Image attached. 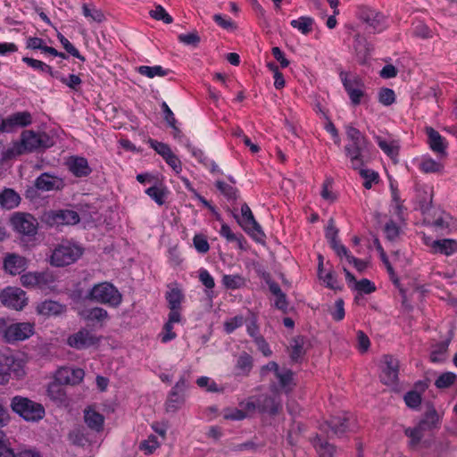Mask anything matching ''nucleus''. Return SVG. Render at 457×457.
Listing matches in <instances>:
<instances>
[{"label":"nucleus","instance_id":"de8ad7c7","mask_svg":"<svg viewBox=\"0 0 457 457\" xmlns=\"http://www.w3.org/2000/svg\"><path fill=\"white\" fill-rule=\"evenodd\" d=\"M82 12L85 17L90 18L92 21L98 23L104 20V14L103 12L95 8V6L90 7L88 4H84L82 5Z\"/></svg>","mask_w":457,"mask_h":457},{"label":"nucleus","instance_id":"e2e57ef3","mask_svg":"<svg viewBox=\"0 0 457 457\" xmlns=\"http://www.w3.org/2000/svg\"><path fill=\"white\" fill-rule=\"evenodd\" d=\"M147 195H149L155 203L159 205L164 204L165 191L164 189L156 186L150 187L145 190Z\"/></svg>","mask_w":457,"mask_h":457},{"label":"nucleus","instance_id":"13d9d810","mask_svg":"<svg viewBox=\"0 0 457 457\" xmlns=\"http://www.w3.org/2000/svg\"><path fill=\"white\" fill-rule=\"evenodd\" d=\"M377 143L381 150L391 158L396 157L399 154L398 146L386 142L380 137H377Z\"/></svg>","mask_w":457,"mask_h":457},{"label":"nucleus","instance_id":"a19ab883","mask_svg":"<svg viewBox=\"0 0 457 457\" xmlns=\"http://www.w3.org/2000/svg\"><path fill=\"white\" fill-rule=\"evenodd\" d=\"M55 281V277L49 270L37 271V288L46 289Z\"/></svg>","mask_w":457,"mask_h":457},{"label":"nucleus","instance_id":"f704fd0d","mask_svg":"<svg viewBox=\"0 0 457 457\" xmlns=\"http://www.w3.org/2000/svg\"><path fill=\"white\" fill-rule=\"evenodd\" d=\"M276 378L278 380L280 387L287 393H290L293 390V386H295V384H293L294 379V372L291 370H284L283 371H280L276 375Z\"/></svg>","mask_w":457,"mask_h":457},{"label":"nucleus","instance_id":"2f4dec72","mask_svg":"<svg viewBox=\"0 0 457 457\" xmlns=\"http://www.w3.org/2000/svg\"><path fill=\"white\" fill-rule=\"evenodd\" d=\"M47 395L58 403H64L67 401L66 392L63 385L55 380L49 384L47 387Z\"/></svg>","mask_w":457,"mask_h":457},{"label":"nucleus","instance_id":"a211bd4d","mask_svg":"<svg viewBox=\"0 0 457 457\" xmlns=\"http://www.w3.org/2000/svg\"><path fill=\"white\" fill-rule=\"evenodd\" d=\"M27 262V259L23 256L17 253H6L3 261V267L6 273L14 276L26 270Z\"/></svg>","mask_w":457,"mask_h":457},{"label":"nucleus","instance_id":"79ce46f5","mask_svg":"<svg viewBox=\"0 0 457 457\" xmlns=\"http://www.w3.org/2000/svg\"><path fill=\"white\" fill-rule=\"evenodd\" d=\"M137 71L147 78H154L155 76L164 77L169 73L168 70H164L162 66H139Z\"/></svg>","mask_w":457,"mask_h":457},{"label":"nucleus","instance_id":"f8f14e48","mask_svg":"<svg viewBox=\"0 0 457 457\" xmlns=\"http://www.w3.org/2000/svg\"><path fill=\"white\" fill-rule=\"evenodd\" d=\"M399 361L392 355L383 356V366L380 380L387 386H395L398 383Z\"/></svg>","mask_w":457,"mask_h":457},{"label":"nucleus","instance_id":"ea45409f","mask_svg":"<svg viewBox=\"0 0 457 457\" xmlns=\"http://www.w3.org/2000/svg\"><path fill=\"white\" fill-rule=\"evenodd\" d=\"M304 430L303 425L300 422H294L287 432V441L292 447L296 446L301 437L302 432Z\"/></svg>","mask_w":457,"mask_h":457},{"label":"nucleus","instance_id":"c9c22d12","mask_svg":"<svg viewBox=\"0 0 457 457\" xmlns=\"http://www.w3.org/2000/svg\"><path fill=\"white\" fill-rule=\"evenodd\" d=\"M314 23V20L309 16H301L297 20H293L290 22V25L298 29L302 34L308 35L312 31V25Z\"/></svg>","mask_w":457,"mask_h":457},{"label":"nucleus","instance_id":"37998d69","mask_svg":"<svg viewBox=\"0 0 457 457\" xmlns=\"http://www.w3.org/2000/svg\"><path fill=\"white\" fill-rule=\"evenodd\" d=\"M222 284L228 289H237L245 286V278L238 275H224L222 278Z\"/></svg>","mask_w":457,"mask_h":457},{"label":"nucleus","instance_id":"c756f323","mask_svg":"<svg viewBox=\"0 0 457 457\" xmlns=\"http://www.w3.org/2000/svg\"><path fill=\"white\" fill-rule=\"evenodd\" d=\"M80 316L88 322H103L109 319L107 311L102 307L86 309L80 312Z\"/></svg>","mask_w":457,"mask_h":457},{"label":"nucleus","instance_id":"774afa93","mask_svg":"<svg viewBox=\"0 0 457 457\" xmlns=\"http://www.w3.org/2000/svg\"><path fill=\"white\" fill-rule=\"evenodd\" d=\"M319 278L322 280L326 284V286L330 289H341L340 286L338 285L336 273L332 270H329L326 274H323V278Z\"/></svg>","mask_w":457,"mask_h":457},{"label":"nucleus","instance_id":"49530a36","mask_svg":"<svg viewBox=\"0 0 457 457\" xmlns=\"http://www.w3.org/2000/svg\"><path fill=\"white\" fill-rule=\"evenodd\" d=\"M339 76H340L341 81H342L343 86L346 92H347L348 87L351 88L364 87L362 80L358 76H353V78H349V73L345 72V71H341Z\"/></svg>","mask_w":457,"mask_h":457},{"label":"nucleus","instance_id":"3c124183","mask_svg":"<svg viewBox=\"0 0 457 457\" xmlns=\"http://www.w3.org/2000/svg\"><path fill=\"white\" fill-rule=\"evenodd\" d=\"M358 170H360V175L364 179L363 187L366 189H370L373 182H378V172L369 169H362V167Z\"/></svg>","mask_w":457,"mask_h":457},{"label":"nucleus","instance_id":"20e7f679","mask_svg":"<svg viewBox=\"0 0 457 457\" xmlns=\"http://www.w3.org/2000/svg\"><path fill=\"white\" fill-rule=\"evenodd\" d=\"M355 14L356 17L373 33L380 32L386 27V16L379 11L369 5H358Z\"/></svg>","mask_w":457,"mask_h":457},{"label":"nucleus","instance_id":"2eb2a0df","mask_svg":"<svg viewBox=\"0 0 457 457\" xmlns=\"http://www.w3.org/2000/svg\"><path fill=\"white\" fill-rule=\"evenodd\" d=\"M330 429L331 434L341 436L347 432L349 428V418L345 415L332 416L328 420L320 426V429L330 437L328 429Z\"/></svg>","mask_w":457,"mask_h":457},{"label":"nucleus","instance_id":"603ef678","mask_svg":"<svg viewBox=\"0 0 457 457\" xmlns=\"http://www.w3.org/2000/svg\"><path fill=\"white\" fill-rule=\"evenodd\" d=\"M22 61L33 69L39 70L43 72L49 73L51 76H54V71L51 66L46 64L45 62L39 60L33 59L30 57H23Z\"/></svg>","mask_w":457,"mask_h":457},{"label":"nucleus","instance_id":"72a5a7b5","mask_svg":"<svg viewBox=\"0 0 457 457\" xmlns=\"http://www.w3.org/2000/svg\"><path fill=\"white\" fill-rule=\"evenodd\" d=\"M426 431L417 424L414 428H407L404 429V435L410 438L409 446L412 449L416 448L425 436Z\"/></svg>","mask_w":457,"mask_h":457},{"label":"nucleus","instance_id":"680f3d73","mask_svg":"<svg viewBox=\"0 0 457 457\" xmlns=\"http://www.w3.org/2000/svg\"><path fill=\"white\" fill-rule=\"evenodd\" d=\"M420 168L425 173H435L442 170V165L435 160L428 158L420 162Z\"/></svg>","mask_w":457,"mask_h":457},{"label":"nucleus","instance_id":"5fc2aeb1","mask_svg":"<svg viewBox=\"0 0 457 457\" xmlns=\"http://www.w3.org/2000/svg\"><path fill=\"white\" fill-rule=\"evenodd\" d=\"M403 399L406 405L413 410H416L420 407L422 400L420 394L414 390L407 392Z\"/></svg>","mask_w":457,"mask_h":457},{"label":"nucleus","instance_id":"5701e85b","mask_svg":"<svg viewBox=\"0 0 457 457\" xmlns=\"http://www.w3.org/2000/svg\"><path fill=\"white\" fill-rule=\"evenodd\" d=\"M21 141L27 153H31L43 145L42 135L33 130H25L21 135Z\"/></svg>","mask_w":457,"mask_h":457},{"label":"nucleus","instance_id":"412c9836","mask_svg":"<svg viewBox=\"0 0 457 457\" xmlns=\"http://www.w3.org/2000/svg\"><path fill=\"white\" fill-rule=\"evenodd\" d=\"M441 418L437 411L430 403H427V411H425L422 419L419 421L418 425L423 428L426 432L432 431L433 429L440 427Z\"/></svg>","mask_w":457,"mask_h":457},{"label":"nucleus","instance_id":"423d86ee","mask_svg":"<svg viewBox=\"0 0 457 457\" xmlns=\"http://www.w3.org/2000/svg\"><path fill=\"white\" fill-rule=\"evenodd\" d=\"M234 218L241 228L256 241H260L265 237L247 204H243L241 206V218L237 214H234Z\"/></svg>","mask_w":457,"mask_h":457},{"label":"nucleus","instance_id":"6e6d98bb","mask_svg":"<svg viewBox=\"0 0 457 457\" xmlns=\"http://www.w3.org/2000/svg\"><path fill=\"white\" fill-rule=\"evenodd\" d=\"M159 443L157 437L154 435L148 436L146 440L140 443L139 448L144 451L145 454H152L158 447Z\"/></svg>","mask_w":457,"mask_h":457},{"label":"nucleus","instance_id":"6ab92c4d","mask_svg":"<svg viewBox=\"0 0 457 457\" xmlns=\"http://www.w3.org/2000/svg\"><path fill=\"white\" fill-rule=\"evenodd\" d=\"M366 150L367 144L346 145L345 146V154L350 159L351 166L353 170H358L364 166Z\"/></svg>","mask_w":457,"mask_h":457},{"label":"nucleus","instance_id":"e433bc0d","mask_svg":"<svg viewBox=\"0 0 457 457\" xmlns=\"http://www.w3.org/2000/svg\"><path fill=\"white\" fill-rule=\"evenodd\" d=\"M304 353L305 351L303 349V337H296L293 338L290 353V358L292 361L299 362Z\"/></svg>","mask_w":457,"mask_h":457},{"label":"nucleus","instance_id":"7ed1b4c3","mask_svg":"<svg viewBox=\"0 0 457 457\" xmlns=\"http://www.w3.org/2000/svg\"><path fill=\"white\" fill-rule=\"evenodd\" d=\"M11 407L27 421H38L45 416L43 405L27 397L14 396L12 399Z\"/></svg>","mask_w":457,"mask_h":457},{"label":"nucleus","instance_id":"f03ea898","mask_svg":"<svg viewBox=\"0 0 457 457\" xmlns=\"http://www.w3.org/2000/svg\"><path fill=\"white\" fill-rule=\"evenodd\" d=\"M83 254V248L74 242L62 240L52 251L50 264L54 267H64L77 262Z\"/></svg>","mask_w":457,"mask_h":457},{"label":"nucleus","instance_id":"ddd939ff","mask_svg":"<svg viewBox=\"0 0 457 457\" xmlns=\"http://www.w3.org/2000/svg\"><path fill=\"white\" fill-rule=\"evenodd\" d=\"M100 342V337H97L91 331L81 328L77 333L71 335L68 337L67 343L71 347L78 350L90 347L97 345Z\"/></svg>","mask_w":457,"mask_h":457},{"label":"nucleus","instance_id":"0e129e2a","mask_svg":"<svg viewBox=\"0 0 457 457\" xmlns=\"http://www.w3.org/2000/svg\"><path fill=\"white\" fill-rule=\"evenodd\" d=\"M148 144L150 146L154 149L157 154H159L163 159H165V156H168L172 151L169 145L159 142L155 139L149 138Z\"/></svg>","mask_w":457,"mask_h":457},{"label":"nucleus","instance_id":"dca6fc26","mask_svg":"<svg viewBox=\"0 0 457 457\" xmlns=\"http://www.w3.org/2000/svg\"><path fill=\"white\" fill-rule=\"evenodd\" d=\"M34 327L29 322L15 323L9 326L6 331V341H22L33 335Z\"/></svg>","mask_w":457,"mask_h":457},{"label":"nucleus","instance_id":"bf43d9fd","mask_svg":"<svg viewBox=\"0 0 457 457\" xmlns=\"http://www.w3.org/2000/svg\"><path fill=\"white\" fill-rule=\"evenodd\" d=\"M9 445L6 435L0 430V457H14V450Z\"/></svg>","mask_w":457,"mask_h":457},{"label":"nucleus","instance_id":"bb28decb","mask_svg":"<svg viewBox=\"0 0 457 457\" xmlns=\"http://www.w3.org/2000/svg\"><path fill=\"white\" fill-rule=\"evenodd\" d=\"M84 420L87 426L94 431L100 432L104 428V417L91 407L85 409Z\"/></svg>","mask_w":457,"mask_h":457},{"label":"nucleus","instance_id":"9b49d317","mask_svg":"<svg viewBox=\"0 0 457 457\" xmlns=\"http://www.w3.org/2000/svg\"><path fill=\"white\" fill-rule=\"evenodd\" d=\"M25 292L19 287H7L0 294L2 303L11 309L20 311L27 304Z\"/></svg>","mask_w":457,"mask_h":457},{"label":"nucleus","instance_id":"cd10ccee","mask_svg":"<svg viewBox=\"0 0 457 457\" xmlns=\"http://www.w3.org/2000/svg\"><path fill=\"white\" fill-rule=\"evenodd\" d=\"M354 49L357 62L360 64H365L370 55L372 48L366 39L359 34L354 37Z\"/></svg>","mask_w":457,"mask_h":457},{"label":"nucleus","instance_id":"69168bd1","mask_svg":"<svg viewBox=\"0 0 457 457\" xmlns=\"http://www.w3.org/2000/svg\"><path fill=\"white\" fill-rule=\"evenodd\" d=\"M378 101L384 105H391L395 101V94L393 89L384 87L378 93Z\"/></svg>","mask_w":457,"mask_h":457},{"label":"nucleus","instance_id":"aec40b11","mask_svg":"<svg viewBox=\"0 0 457 457\" xmlns=\"http://www.w3.org/2000/svg\"><path fill=\"white\" fill-rule=\"evenodd\" d=\"M68 170L76 178L87 177L91 172L88 162L86 158L81 156H71L66 162Z\"/></svg>","mask_w":457,"mask_h":457},{"label":"nucleus","instance_id":"4d7b16f0","mask_svg":"<svg viewBox=\"0 0 457 457\" xmlns=\"http://www.w3.org/2000/svg\"><path fill=\"white\" fill-rule=\"evenodd\" d=\"M17 128L27 127L31 124L32 117L29 112H18L12 114Z\"/></svg>","mask_w":457,"mask_h":457},{"label":"nucleus","instance_id":"7c9ffc66","mask_svg":"<svg viewBox=\"0 0 457 457\" xmlns=\"http://www.w3.org/2000/svg\"><path fill=\"white\" fill-rule=\"evenodd\" d=\"M431 247L435 253H439L449 256L457 252V241L453 239L435 240Z\"/></svg>","mask_w":457,"mask_h":457},{"label":"nucleus","instance_id":"393cba45","mask_svg":"<svg viewBox=\"0 0 457 457\" xmlns=\"http://www.w3.org/2000/svg\"><path fill=\"white\" fill-rule=\"evenodd\" d=\"M165 299L168 303V307L170 309L169 313H177L181 314V303L184 300V295L179 287H173L166 292Z\"/></svg>","mask_w":457,"mask_h":457},{"label":"nucleus","instance_id":"0eeeda50","mask_svg":"<svg viewBox=\"0 0 457 457\" xmlns=\"http://www.w3.org/2000/svg\"><path fill=\"white\" fill-rule=\"evenodd\" d=\"M42 220L50 227L60 225H75L79 222L80 218L73 210H51L46 212Z\"/></svg>","mask_w":457,"mask_h":457},{"label":"nucleus","instance_id":"c03bdc74","mask_svg":"<svg viewBox=\"0 0 457 457\" xmlns=\"http://www.w3.org/2000/svg\"><path fill=\"white\" fill-rule=\"evenodd\" d=\"M178 40L183 45L197 47L201 42V37L195 29L187 34H179L178 36Z\"/></svg>","mask_w":457,"mask_h":457},{"label":"nucleus","instance_id":"f3484780","mask_svg":"<svg viewBox=\"0 0 457 457\" xmlns=\"http://www.w3.org/2000/svg\"><path fill=\"white\" fill-rule=\"evenodd\" d=\"M85 372L82 369L62 367L56 371L54 378L62 385L73 386L79 384L83 380Z\"/></svg>","mask_w":457,"mask_h":457},{"label":"nucleus","instance_id":"09e8293b","mask_svg":"<svg viewBox=\"0 0 457 457\" xmlns=\"http://www.w3.org/2000/svg\"><path fill=\"white\" fill-rule=\"evenodd\" d=\"M57 37L67 53L82 62L86 61V58L79 54V50L62 33L58 32Z\"/></svg>","mask_w":457,"mask_h":457},{"label":"nucleus","instance_id":"6e6552de","mask_svg":"<svg viewBox=\"0 0 457 457\" xmlns=\"http://www.w3.org/2000/svg\"><path fill=\"white\" fill-rule=\"evenodd\" d=\"M17 378L24 376L25 371L12 355L0 354V385H5L11 378V373Z\"/></svg>","mask_w":457,"mask_h":457},{"label":"nucleus","instance_id":"338daca9","mask_svg":"<svg viewBox=\"0 0 457 457\" xmlns=\"http://www.w3.org/2000/svg\"><path fill=\"white\" fill-rule=\"evenodd\" d=\"M193 244L196 251L200 253H206L210 249L206 237L202 234H197L194 237Z\"/></svg>","mask_w":457,"mask_h":457},{"label":"nucleus","instance_id":"b1692460","mask_svg":"<svg viewBox=\"0 0 457 457\" xmlns=\"http://www.w3.org/2000/svg\"><path fill=\"white\" fill-rule=\"evenodd\" d=\"M20 195L12 188L5 187L0 192V207L5 210L16 208L21 203Z\"/></svg>","mask_w":457,"mask_h":457},{"label":"nucleus","instance_id":"f257e3e1","mask_svg":"<svg viewBox=\"0 0 457 457\" xmlns=\"http://www.w3.org/2000/svg\"><path fill=\"white\" fill-rule=\"evenodd\" d=\"M85 300L118 307L122 302V295L112 283L105 281L94 285L85 295Z\"/></svg>","mask_w":457,"mask_h":457},{"label":"nucleus","instance_id":"1a4fd4ad","mask_svg":"<svg viewBox=\"0 0 457 457\" xmlns=\"http://www.w3.org/2000/svg\"><path fill=\"white\" fill-rule=\"evenodd\" d=\"M259 412L270 416H277L282 410V401L278 389L273 395L262 394L257 395Z\"/></svg>","mask_w":457,"mask_h":457},{"label":"nucleus","instance_id":"c85d7f7f","mask_svg":"<svg viewBox=\"0 0 457 457\" xmlns=\"http://www.w3.org/2000/svg\"><path fill=\"white\" fill-rule=\"evenodd\" d=\"M182 316L181 314H177L175 312L169 313L168 320L164 324L162 328V332L161 333V341L162 343H167L169 341L176 338L177 334L173 331V323H179L181 321Z\"/></svg>","mask_w":457,"mask_h":457},{"label":"nucleus","instance_id":"052dcab7","mask_svg":"<svg viewBox=\"0 0 457 457\" xmlns=\"http://www.w3.org/2000/svg\"><path fill=\"white\" fill-rule=\"evenodd\" d=\"M456 379V375L453 372H445L438 377L435 385L437 388H447L452 386Z\"/></svg>","mask_w":457,"mask_h":457},{"label":"nucleus","instance_id":"864d4df0","mask_svg":"<svg viewBox=\"0 0 457 457\" xmlns=\"http://www.w3.org/2000/svg\"><path fill=\"white\" fill-rule=\"evenodd\" d=\"M216 187L228 199L236 200L237 198V189L224 181L218 180Z\"/></svg>","mask_w":457,"mask_h":457},{"label":"nucleus","instance_id":"4c0bfd02","mask_svg":"<svg viewBox=\"0 0 457 457\" xmlns=\"http://www.w3.org/2000/svg\"><path fill=\"white\" fill-rule=\"evenodd\" d=\"M433 194L432 192H428L425 189H418L417 190V200L419 203V208L423 214L429 211L432 204Z\"/></svg>","mask_w":457,"mask_h":457},{"label":"nucleus","instance_id":"39448f33","mask_svg":"<svg viewBox=\"0 0 457 457\" xmlns=\"http://www.w3.org/2000/svg\"><path fill=\"white\" fill-rule=\"evenodd\" d=\"M13 229L23 237H33L37 233L38 222L37 219L26 212H16L10 220Z\"/></svg>","mask_w":457,"mask_h":457},{"label":"nucleus","instance_id":"9d476101","mask_svg":"<svg viewBox=\"0 0 457 457\" xmlns=\"http://www.w3.org/2000/svg\"><path fill=\"white\" fill-rule=\"evenodd\" d=\"M187 383L184 377H181L171 388L166 401V411L174 412L179 410L186 401V390Z\"/></svg>","mask_w":457,"mask_h":457},{"label":"nucleus","instance_id":"8fccbe9b","mask_svg":"<svg viewBox=\"0 0 457 457\" xmlns=\"http://www.w3.org/2000/svg\"><path fill=\"white\" fill-rule=\"evenodd\" d=\"M149 15L156 21H163L165 24H170L173 21L172 17L161 4L156 5L154 10H151Z\"/></svg>","mask_w":457,"mask_h":457},{"label":"nucleus","instance_id":"4468645a","mask_svg":"<svg viewBox=\"0 0 457 457\" xmlns=\"http://www.w3.org/2000/svg\"><path fill=\"white\" fill-rule=\"evenodd\" d=\"M34 186L37 190L44 192L61 191L65 187V183L62 178L44 172L36 179Z\"/></svg>","mask_w":457,"mask_h":457},{"label":"nucleus","instance_id":"a18cd8bd","mask_svg":"<svg viewBox=\"0 0 457 457\" xmlns=\"http://www.w3.org/2000/svg\"><path fill=\"white\" fill-rule=\"evenodd\" d=\"M346 137L349 140V143L347 145H361V144H367V140L365 137L361 133V131L353 127L348 126L346 128Z\"/></svg>","mask_w":457,"mask_h":457},{"label":"nucleus","instance_id":"4be33fe9","mask_svg":"<svg viewBox=\"0 0 457 457\" xmlns=\"http://www.w3.org/2000/svg\"><path fill=\"white\" fill-rule=\"evenodd\" d=\"M428 143L431 150L441 156L446 155L447 143L438 131L431 127L426 128Z\"/></svg>","mask_w":457,"mask_h":457},{"label":"nucleus","instance_id":"a878e982","mask_svg":"<svg viewBox=\"0 0 457 457\" xmlns=\"http://www.w3.org/2000/svg\"><path fill=\"white\" fill-rule=\"evenodd\" d=\"M311 443L320 457H334L336 446L322 438L320 435L316 434L315 436L311 439Z\"/></svg>","mask_w":457,"mask_h":457},{"label":"nucleus","instance_id":"58836bf2","mask_svg":"<svg viewBox=\"0 0 457 457\" xmlns=\"http://www.w3.org/2000/svg\"><path fill=\"white\" fill-rule=\"evenodd\" d=\"M27 152L21 141L13 142V144L2 152V159L4 161L12 160L19 155L24 154Z\"/></svg>","mask_w":457,"mask_h":457},{"label":"nucleus","instance_id":"473e14b6","mask_svg":"<svg viewBox=\"0 0 457 457\" xmlns=\"http://www.w3.org/2000/svg\"><path fill=\"white\" fill-rule=\"evenodd\" d=\"M63 306L58 302L52 300H46L39 303L37 307V311L39 314L45 316L58 315L62 312Z\"/></svg>","mask_w":457,"mask_h":457}]
</instances>
